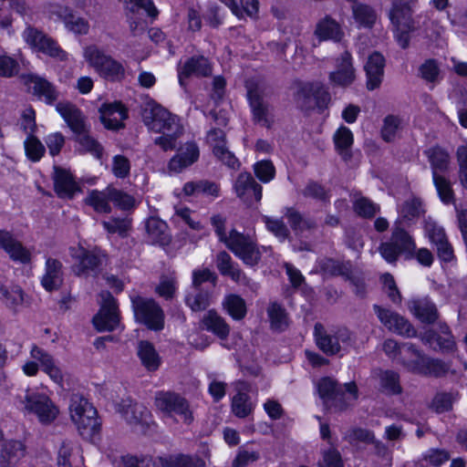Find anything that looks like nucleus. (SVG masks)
Here are the masks:
<instances>
[{
	"instance_id": "obj_64",
	"label": "nucleus",
	"mask_w": 467,
	"mask_h": 467,
	"mask_svg": "<svg viewBox=\"0 0 467 467\" xmlns=\"http://www.w3.org/2000/svg\"><path fill=\"white\" fill-rule=\"evenodd\" d=\"M456 159L459 166V181L462 186L467 190V145H461L457 148Z\"/></svg>"
},
{
	"instance_id": "obj_32",
	"label": "nucleus",
	"mask_w": 467,
	"mask_h": 467,
	"mask_svg": "<svg viewBox=\"0 0 467 467\" xmlns=\"http://www.w3.org/2000/svg\"><path fill=\"white\" fill-rule=\"evenodd\" d=\"M148 241L153 244L167 245L171 242L167 223L159 217L151 216L145 222Z\"/></svg>"
},
{
	"instance_id": "obj_43",
	"label": "nucleus",
	"mask_w": 467,
	"mask_h": 467,
	"mask_svg": "<svg viewBox=\"0 0 467 467\" xmlns=\"http://www.w3.org/2000/svg\"><path fill=\"white\" fill-rule=\"evenodd\" d=\"M334 142L342 159L345 161H349L352 157L349 149L353 144V134L351 130L345 126H341L334 135Z\"/></svg>"
},
{
	"instance_id": "obj_56",
	"label": "nucleus",
	"mask_w": 467,
	"mask_h": 467,
	"mask_svg": "<svg viewBox=\"0 0 467 467\" xmlns=\"http://www.w3.org/2000/svg\"><path fill=\"white\" fill-rule=\"evenodd\" d=\"M302 194L306 198H311L324 203L328 202L330 199L329 192L314 181H310L306 183L302 190Z\"/></svg>"
},
{
	"instance_id": "obj_20",
	"label": "nucleus",
	"mask_w": 467,
	"mask_h": 467,
	"mask_svg": "<svg viewBox=\"0 0 467 467\" xmlns=\"http://www.w3.org/2000/svg\"><path fill=\"white\" fill-rule=\"evenodd\" d=\"M116 410L131 425L148 423L150 418V411L143 404L135 402L130 397L118 402Z\"/></svg>"
},
{
	"instance_id": "obj_36",
	"label": "nucleus",
	"mask_w": 467,
	"mask_h": 467,
	"mask_svg": "<svg viewBox=\"0 0 467 467\" xmlns=\"http://www.w3.org/2000/svg\"><path fill=\"white\" fill-rule=\"evenodd\" d=\"M26 455V446L18 440H8L2 444V467H16Z\"/></svg>"
},
{
	"instance_id": "obj_55",
	"label": "nucleus",
	"mask_w": 467,
	"mask_h": 467,
	"mask_svg": "<svg viewBox=\"0 0 467 467\" xmlns=\"http://www.w3.org/2000/svg\"><path fill=\"white\" fill-rule=\"evenodd\" d=\"M76 140L82 147L83 150L88 151L99 159L102 156V146L92 137L88 134V130L76 133Z\"/></svg>"
},
{
	"instance_id": "obj_12",
	"label": "nucleus",
	"mask_w": 467,
	"mask_h": 467,
	"mask_svg": "<svg viewBox=\"0 0 467 467\" xmlns=\"http://www.w3.org/2000/svg\"><path fill=\"white\" fill-rule=\"evenodd\" d=\"M373 309L380 323L390 332L405 337H415L417 336L415 327L399 313L379 305H374Z\"/></svg>"
},
{
	"instance_id": "obj_17",
	"label": "nucleus",
	"mask_w": 467,
	"mask_h": 467,
	"mask_svg": "<svg viewBox=\"0 0 467 467\" xmlns=\"http://www.w3.org/2000/svg\"><path fill=\"white\" fill-rule=\"evenodd\" d=\"M234 190L238 198L247 205L259 202L262 199V186L254 179L249 172H241L238 174L234 183Z\"/></svg>"
},
{
	"instance_id": "obj_33",
	"label": "nucleus",
	"mask_w": 467,
	"mask_h": 467,
	"mask_svg": "<svg viewBox=\"0 0 467 467\" xmlns=\"http://www.w3.org/2000/svg\"><path fill=\"white\" fill-rule=\"evenodd\" d=\"M128 117L126 109L119 103L105 104L100 109V119L108 130H119Z\"/></svg>"
},
{
	"instance_id": "obj_49",
	"label": "nucleus",
	"mask_w": 467,
	"mask_h": 467,
	"mask_svg": "<svg viewBox=\"0 0 467 467\" xmlns=\"http://www.w3.org/2000/svg\"><path fill=\"white\" fill-rule=\"evenodd\" d=\"M223 306L227 313L235 320H241L246 315V305L240 296L234 294L226 296Z\"/></svg>"
},
{
	"instance_id": "obj_30",
	"label": "nucleus",
	"mask_w": 467,
	"mask_h": 467,
	"mask_svg": "<svg viewBox=\"0 0 467 467\" xmlns=\"http://www.w3.org/2000/svg\"><path fill=\"white\" fill-rule=\"evenodd\" d=\"M2 249L15 262L26 265L31 261L30 252L8 232L2 231Z\"/></svg>"
},
{
	"instance_id": "obj_25",
	"label": "nucleus",
	"mask_w": 467,
	"mask_h": 467,
	"mask_svg": "<svg viewBox=\"0 0 467 467\" xmlns=\"http://www.w3.org/2000/svg\"><path fill=\"white\" fill-rule=\"evenodd\" d=\"M212 67L206 57L203 56H196L189 58L182 67H179V82L184 87V78L191 76L207 77L211 75Z\"/></svg>"
},
{
	"instance_id": "obj_45",
	"label": "nucleus",
	"mask_w": 467,
	"mask_h": 467,
	"mask_svg": "<svg viewBox=\"0 0 467 467\" xmlns=\"http://www.w3.org/2000/svg\"><path fill=\"white\" fill-rule=\"evenodd\" d=\"M85 202L97 213H109L111 212L109 187L103 191H91L87 196Z\"/></svg>"
},
{
	"instance_id": "obj_59",
	"label": "nucleus",
	"mask_w": 467,
	"mask_h": 467,
	"mask_svg": "<svg viewBox=\"0 0 467 467\" xmlns=\"http://www.w3.org/2000/svg\"><path fill=\"white\" fill-rule=\"evenodd\" d=\"M263 221L269 232L275 234L281 242H284L290 236V232L282 219H275L269 216H264Z\"/></svg>"
},
{
	"instance_id": "obj_50",
	"label": "nucleus",
	"mask_w": 467,
	"mask_h": 467,
	"mask_svg": "<svg viewBox=\"0 0 467 467\" xmlns=\"http://www.w3.org/2000/svg\"><path fill=\"white\" fill-rule=\"evenodd\" d=\"M320 271L325 275H340L344 278L349 274L351 265L349 263H342L332 258L321 259L318 263Z\"/></svg>"
},
{
	"instance_id": "obj_48",
	"label": "nucleus",
	"mask_w": 467,
	"mask_h": 467,
	"mask_svg": "<svg viewBox=\"0 0 467 467\" xmlns=\"http://www.w3.org/2000/svg\"><path fill=\"white\" fill-rule=\"evenodd\" d=\"M267 315L273 330L284 331L288 327V317L285 309L277 303L267 307Z\"/></svg>"
},
{
	"instance_id": "obj_14",
	"label": "nucleus",
	"mask_w": 467,
	"mask_h": 467,
	"mask_svg": "<svg viewBox=\"0 0 467 467\" xmlns=\"http://www.w3.org/2000/svg\"><path fill=\"white\" fill-rule=\"evenodd\" d=\"M126 5L127 18L132 36L144 33L146 21L140 16V10H144L150 16H156L158 11L151 0H123Z\"/></svg>"
},
{
	"instance_id": "obj_35",
	"label": "nucleus",
	"mask_w": 467,
	"mask_h": 467,
	"mask_svg": "<svg viewBox=\"0 0 467 467\" xmlns=\"http://www.w3.org/2000/svg\"><path fill=\"white\" fill-rule=\"evenodd\" d=\"M424 154L430 162L432 177L441 176V173L448 171L451 156L445 149L436 145L426 150Z\"/></svg>"
},
{
	"instance_id": "obj_11",
	"label": "nucleus",
	"mask_w": 467,
	"mask_h": 467,
	"mask_svg": "<svg viewBox=\"0 0 467 467\" xmlns=\"http://www.w3.org/2000/svg\"><path fill=\"white\" fill-rule=\"evenodd\" d=\"M99 297L100 309L93 317V324L99 331H112L119 324L117 301L109 291H102Z\"/></svg>"
},
{
	"instance_id": "obj_53",
	"label": "nucleus",
	"mask_w": 467,
	"mask_h": 467,
	"mask_svg": "<svg viewBox=\"0 0 467 467\" xmlns=\"http://www.w3.org/2000/svg\"><path fill=\"white\" fill-rule=\"evenodd\" d=\"M2 296V300L6 307L14 312L18 311L19 307L25 303L24 291L18 285H13L6 288Z\"/></svg>"
},
{
	"instance_id": "obj_23",
	"label": "nucleus",
	"mask_w": 467,
	"mask_h": 467,
	"mask_svg": "<svg viewBox=\"0 0 467 467\" xmlns=\"http://www.w3.org/2000/svg\"><path fill=\"white\" fill-rule=\"evenodd\" d=\"M408 307L416 318L425 324H433L440 316L436 305L429 297L411 299Z\"/></svg>"
},
{
	"instance_id": "obj_9",
	"label": "nucleus",
	"mask_w": 467,
	"mask_h": 467,
	"mask_svg": "<svg viewBox=\"0 0 467 467\" xmlns=\"http://www.w3.org/2000/svg\"><path fill=\"white\" fill-rule=\"evenodd\" d=\"M294 98L298 108L308 110L315 106L321 107L327 104L330 95L319 82H298Z\"/></svg>"
},
{
	"instance_id": "obj_57",
	"label": "nucleus",
	"mask_w": 467,
	"mask_h": 467,
	"mask_svg": "<svg viewBox=\"0 0 467 467\" xmlns=\"http://www.w3.org/2000/svg\"><path fill=\"white\" fill-rule=\"evenodd\" d=\"M374 439V432L363 428H352L345 435V440L351 445H357L359 442L371 444Z\"/></svg>"
},
{
	"instance_id": "obj_28",
	"label": "nucleus",
	"mask_w": 467,
	"mask_h": 467,
	"mask_svg": "<svg viewBox=\"0 0 467 467\" xmlns=\"http://www.w3.org/2000/svg\"><path fill=\"white\" fill-rule=\"evenodd\" d=\"M200 152L196 143L191 141L182 146L179 152L173 156L169 162V169L175 172H181L183 169L191 166L199 158Z\"/></svg>"
},
{
	"instance_id": "obj_29",
	"label": "nucleus",
	"mask_w": 467,
	"mask_h": 467,
	"mask_svg": "<svg viewBox=\"0 0 467 467\" xmlns=\"http://www.w3.org/2000/svg\"><path fill=\"white\" fill-rule=\"evenodd\" d=\"M56 109L75 134L86 130L85 118L74 104L67 101L58 102Z\"/></svg>"
},
{
	"instance_id": "obj_42",
	"label": "nucleus",
	"mask_w": 467,
	"mask_h": 467,
	"mask_svg": "<svg viewBox=\"0 0 467 467\" xmlns=\"http://www.w3.org/2000/svg\"><path fill=\"white\" fill-rule=\"evenodd\" d=\"M389 19L396 28H413L411 11L406 3H394L389 11Z\"/></svg>"
},
{
	"instance_id": "obj_51",
	"label": "nucleus",
	"mask_w": 467,
	"mask_h": 467,
	"mask_svg": "<svg viewBox=\"0 0 467 467\" xmlns=\"http://www.w3.org/2000/svg\"><path fill=\"white\" fill-rule=\"evenodd\" d=\"M399 213L401 220L413 221L424 213L421 200L416 197L406 200L400 205Z\"/></svg>"
},
{
	"instance_id": "obj_31",
	"label": "nucleus",
	"mask_w": 467,
	"mask_h": 467,
	"mask_svg": "<svg viewBox=\"0 0 467 467\" xmlns=\"http://www.w3.org/2000/svg\"><path fill=\"white\" fill-rule=\"evenodd\" d=\"M62 263L55 258L48 257L46 260L45 274L41 279V285L48 291L57 290L63 283Z\"/></svg>"
},
{
	"instance_id": "obj_13",
	"label": "nucleus",
	"mask_w": 467,
	"mask_h": 467,
	"mask_svg": "<svg viewBox=\"0 0 467 467\" xmlns=\"http://www.w3.org/2000/svg\"><path fill=\"white\" fill-rule=\"evenodd\" d=\"M23 402L25 403V409L36 414L43 424L51 423L59 413L57 407L45 394L27 393Z\"/></svg>"
},
{
	"instance_id": "obj_63",
	"label": "nucleus",
	"mask_w": 467,
	"mask_h": 467,
	"mask_svg": "<svg viewBox=\"0 0 467 467\" xmlns=\"http://www.w3.org/2000/svg\"><path fill=\"white\" fill-rule=\"evenodd\" d=\"M354 211L361 217L371 218L379 211V207L365 197L358 198L353 204Z\"/></svg>"
},
{
	"instance_id": "obj_54",
	"label": "nucleus",
	"mask_w": 467,
	"mask_h": 467,
	"mask_svg": "<svg viewBox=\"0 0 467 467\" xmlns=\"http://www.w3.org/2000/svg\"><path fill=\"white\" fill-rule=\"evenodd\" d=\"M380 387L389 394H400L402 390L400 384V376L392 370L380 371L379 375Z\"/></svg>"
},
{
	"instance_id": "obj_19",
	"label": "nucleus",
	"mask_w": 467,
	"mask_h": 467,
	"mask_svg": "<svg viewBox=\"0 0 467 467\" xmlns=\"http://www.w3.org/2000/svg\"><path fill=\"white\" fill-rule=\"evenodd\" d=\"M335 65L336 70L329 74L330 82L340 87L351 85L356 78L351 54L348 51H344L336 59Z\"/></svg>"
},
{
	"instance_id": "obj_61",
	"label": "nucleus",
	"mask_w": 467,
	"mask_h": 467,
	"mask_svg": "<svg viewBox=\"0 0 467 467\" xmlns=\"http://www.w3.org/2000/svg\"><path fill=\"white\" fill-rule=\"evenodd\" d=\"M432 180L441 200L446 204L452 202L454 193L450 181L442 175L432 177Z\"/></svg>"
},
{
	"instance_id": "obj_46",
	"label": "nucleus",
	"mask_w": 467,
	"mask_h": 467,
	"mask_svg": "<svg viewBox=\"0 0 467 467\" xmlns=\"http://www.w3.org/2000/svg\"><path fill=\"white\" fill-rule=\"evenodd\" d=\"M285 216L295 232H303L316 227V223L312 219L305 217L294 207H286L285 209Z\"/></svg>"
},
{
	"instance_id": "obj_39",
	"label": "nucleus",
	"mask_w": 467,
	"mask_h": 467,
	"mask_svg": "<svg viewBox=\"0 0 467 467\" xmlns=\"http://www.w3.org/2000/svg\"><path fill=\"white\" fill-rule=\"evenodd\" d=\"M161 467H203L204 462L198 456L183 453L169 454L157 458Z\"/></svg>"
},
{
	"instance_id": "obj_26",
	"label": "nucleus",
	"mask_w": 467,
	"mask_h": 467,
	"mask_svg": "<svg viewBox=\"0 0 467 467\" xmlns=\"http://www.w3.org/2000/svg\"><path fill=\"white\" fill-rule=\"evenodd\" d=\"M358 398V389L355 382H348L343 385L339 390V395L328 400L326 406L327 410L335 412H340L353 406Z\"/></svg>"
},
{
	"instance_id": "obj_52",
	"label": "nucleus",
	"mask_w": 467,
	"mask_h": 467,
	"mask_svg": "<svg viewBox=\"0 0 467 467\" xmlns=\"http://www.w3.org/2000/svg\"><path fill=\"white\" fill-rule=\"evenodd\" d=\"M342 387L337 380L328 377L323 378L318 381L317 390L325 407L328 404V400L336 397V395H339V390Z\"/></svg>"
},
{
	"instance_id": "obj_58",
	"label": "nucleus",
	"mask_w": 467,
	"mask_h": 467,
	"mask_svg": "<svg viewBox=\"0 0 467 467\" xmlns=\"http://www.w3.org/2000/svg\"><path fill=\"white\" fill-rule=\"evenodd\" d=\"M24 145L26 154L30 161H38L44 156L45 146L35 135L27 136Z\"/></svg>"
},
{
	"instance_id": "obj_21",
	"label": "nucleus",
	"mask_w": 467,
	"mask_h": 467,
	"mask_svg": "<svg viewBox=\"0 0 467 467\" xmlns=\"http://www.w3.org/2000/svg\"><path fill=\"white\" fill-rule=\"evenodd\" d=\"M214 262L216 268L223 276H227L237 284H247V276L226 251H220L215 255Z\"/></svg>"
},
{
	"instance_id": "obj_10",
	"label": "nucleus",
	"mask_w": 467,
	"mask_h": 467,
	"mask_svg": "<svg viewBox=\"0 0 467 467\" xmlns=\"http://www.w3.org/2000/svg\"><path fill=\"white\" fill-rule=\"evenodd\" d=\"M154 404L163 413L168 415L174 413L180 416L186 424H191L193 420L192 411L188 400L176 392H156Z\"/></svg>"
},
{
	"instance_id": "obj_15",
	"label": "nucleus",
	"mask_w": 467,
	"mask_h": 467,
	"mask_svg": "<svg viewBox=\"0 0 467 467\" xmlns=\"http://www.w3.org/2000/svg\"><path fill=\"white\" fill-rule=\"evenodd\" d=\"M50 18L62 21L66 28L76 35H87L88 33V22L74 14L73 10L66 5H53L48 10Z\"/></svg>"
},
{
	"instance_id": "obj_47",
	"label": "nucleus",
	"mask_w": 467,
	"mask_h": 467,
	"mask_svg": "<svg viewBox=\"0 0 467 467\" xmlns=\"http://www.w3.org/2000/svg\"><path fill=\"white\" fill-rule=\"evenodd\" d=\"M352 12L355 21L362 27L371 28L377 20L375 10L364 4H355L352 5Z\"/></svg>"
},
{
	"instance_id": "obj_44",
	"label": "nucleus",
	"mask_w": 467,
	"mask_h": 467,
	"mask_svg": "<svg viewBox=\"0 0 467 467\" xmlns=\"http://www.w3.org/2000/svg\"><path fill=\"white\" fill-rule=\"evenodd\" d=\"M459 400L457 390L437 392L431 403V408L437 413L451 411L455 401Z\"/></svg>"
},
{
	"instance_id": "obj_60",
	"label": "nucleus",
	"mask_w": 467,
	"mask_h": 467,
	"mask_svg": "<svg viewBox=\"0 0 467 467\" xmlns=\"http://www.w3.org/2000/svg\"><path fill=\"white\" fill-rule=\"evenodd\" d=\"M110 202L121 210L132 209L135 205L134 198L113 187H109Z\"/></svg>"
},
{
	"instance_id": "obj_7",
	"label": "nucleus",
	"mask_w": 467,
	"mask_h": 467,
	"mask_svg": "<svg viewBox=\"0 0 467 467\" xmlns=\"http://www.w3.org/2000/svg\"><path fill=\"white\" fill-rule=\"evenodd\" d=\"M71 255L75 260L72 271L79 277L97 276L106 261L105 253L98 247L86 249L80 246L73 249Z\"/></svg>"
},
{
	"instance_id": "obj_6",
	"label": "nucleus",
	"mask_w": 467,
	"mask_h": 467,
	"mask_svg": "<svg viewBox=\"0 0 467 467\" xmlns=\"http://www.w3.org/2000/svg\"><path fill=\"white\" fill-rule=\"evenodd\" d=\"M130 301L137 323L154 331L163 329L165 315L161 306L153 298L133 295L130 296Z\"/></svg>"
},
{
	"instance_id": "obj_37",
	"label": "nucleus",
	"mask_w": 467,
	"mask_h": 467,
	"mask_svg": "<svg viewBox=\"0 0 467 467\" xmlns=\"http://www.w3.org/2000/svg\"><path fill=\"white\" fill-rule=\"evenodd\" d=\"M202 328L212 332L220 339H226L230 334V326L214 310L208 311L201 320Z\"/></svg>"
},
{
	"instance_id": "obj_2",
	"label": "nucleus",
	"mask_w": 467,
	"mask_h": 467,
	"mask_svg": "<svg viewBox=\"0 0 467 467\" xmlns=\"http://www.w3.org/2000/svg\"><path fill=\"white\" fill-rule=\"evenodd\" d=\"M314 337L317 348L327 356L337 355L356 344V337L348 328L340 327L327 331L321 323L315 324Z\"/></svg>"
},
{
	"instance_id": "obj_3",
	"label": "nucleus",
	"mask_w": 467,
	"mask_h": 467,
	"mask_svg": "<svg viewBox=\"0 0 467 467\" xmlns=\"http://www.w3.org/2000/svg\"><path fill=\"white\" fill-rule=\"evenodd\" d=\"M69 411L70 418L82 437L91 438L99 432V423L97 418V410L83 395L79 393L71 395Z\"/></svg>"
},
{
	"instance_id": "obj_62",
	"label": "nucleus",
	"mask_w": 467,
	"mask_h": 467,
	"mask_svg": "<svg viewBox=\"0 0 467 467\" xmlns=\"http://www.w3.org/2000/svg\"><path fill=\"white\" fill-rule=\"evenodd\" d=\"M400 124L401 120L398 116L388 115L385 117L381 128L382 139L387 142L393 140Z\"/></svg>"
},
{
	"instance_id": "obj_8",
	"label": "nucleus",
	"mask_w": 467,
	"mask_h": 467,
	"mask_svg": "<svg viewBox=\"0 0 467 467\" xmlns=\"http://www.w3.org/2000/svg\"><path fill=\"white\" fill-rule=\"evenodd\" d=\"M226 247L246 265L254 266L261 260L262 252L256 241L235 229L231 230V238Z\"/></svg>"
},
{
	"instance_id": "obj_22",
	"label": "nucleus",
	"mask_w": 467,
	"mask_h": 467,
	"mask_svg": "<svg viewBox=\"0 0 467 467\" xmlns=\"http://www.w3.org/2000/svg\"><path fill=\"white\" fill-rule=\"evenodd\" d=\"M402 354L403 356L399 358V363L407 370L419 375L425 372L428 356L416 348L412 343L403 344Z\"/></svg>"
},
{
	"instance_id": "obj_24",
	"label": "nucleus",
	"mask_w": 467,
	"mask_h": 467,
	"mask_svg": "<svg viewBox=\"0 0 467 467\" xmlns=\"http://www.w3.org/2000/svg\"><path fill=\"white\" fill-rule=\"evenodd\" d=\"M385 58L379 52H373L368 58L364 67L367 76V88L374 90L379 88L384 76Z\"/></svg>"
},
{
	"instance_id": "obj_38",
	"label": "nucleus",
	"mask_w": 467,
	"mask_h": 467,
	"mask_svg": "<svg viewBox=\"0 0 467 467\" xmlns=\"http://www.w3.org/2000/svg\"><path fill=\"white\" fill-rule=\"evenodd\" d=\"M137 355L142 366L148 371H156L161 366V359L152 343L140 340L137 346Z\"/></svg>"
},
{
	"instance_id": "obj_18",
	"label": "nucleus",
	"mask_w": 467,
	"mask_h": 467,
	"mask_svg": "<svg viewBox=\"0 0 467 467\" xmlns=\"http://www.w3.org/2000/svg\"><path fill=\"white\" fill-rule=\"evenodd\" d=\"M247 97L254 121L263 127L270 129L274 123L273 108L264 99L258 88H249Z\"/></svg>"
},
{
	"instance_id": "obj_4",
	"label": "nucleus",
	"mask_w": 467,
	"mask_h": 467,
	"mask_svg": "<svg viewBox=\"0 0 467 467\" xmlns=\"http://www.w3.org/2000/svg\"><path fill=\"white\" fill-rule=\"evenodd\" d=\"M83 56L88 65L104 78L115 82L125 78L126 71L122 63L106 54L96 45L86 47Z\"/></svg>"
},
{
	"instance_id": "obj_5",
	"label": "nucleus",
	"mask_w": 467,
	"mask_h": 467,
	"mask_svg": "<svg viewBox=\"0 0 467 467\" xmlns=\"http://www.w3.org/2000/svg\"><path fill=\"white\" fill-rule=\"evenodd\" d=\"M400 224V221L395 223L389 240L379 247L381 256L389 264L395 263L401 254L406 258L413 257L416 249L413 238Z\"/></svg>"
},
{
	"instance_id": "obj_41",
	"label": "nucleus",
	"mask_w": 467,
	"mask_h": 467,
	"mask_svg": "<svg viewBox=\"0 0 467 467\" xmlns=\"http://www.w3.org/2000/svg\"><path fill=\"white\" fill-rule=\"evenodd\" d=\"M185 304L194 312L203 311L211 304V294L204 288L190 287L185 296Z\"/></svg>"
},
{
	"instance_id": "obj_34",
	"label": "nucleus",
	"mask_w": 467,
	"mask_h": 467,
	"mask_svg": "<svg viewBox=\"0 0 467 467\" xmlns=\"http://www.w3.org/2000/svg\"><path fill=\"white\" fill-rule=\"evenodd\" d=\"M54 185L57 194L61 198L71 199L79 191L72 174L59 167H55Z\"/></svg>"
},
{
	"instance_id": "obj_1",
	"label": "nucleus",
	"mask_w": 467,
	"mask_h": 467,
	"mask_svg": "<svg viewBox=\"0 0 467 467\" xmlns=\"http://www.w3.org/2000/svg\"><path fill=\"white\" fill-rule=\"evenodd\" d=\"M141 115L143 123L150 130L161 133L154 143L164 151L174 150L177 140L183 133L180 119L154 101L144 105Z\"/></svg>"
},
{
	"instance_id": "obj_16",
	"label": "nucleus",
	"mask_w": 467,
	"mask_h": 467,
	"mask_svg": "<svg viewBox=\"0 0 467 467\" xmlns=\"http://www.w3.org/2000/svg\"><path fill=\"white\" fill-rule=\"evenodd\" d=\"M27 89L38 99L44 100L47 104H54L59 97V91L56 86L47 79L35 74H28L22 77Z\"/></svg>"
},
{
	"instance_id": "obj_40",
	"label": "nucleus",
	"mask_w": 467,
	"mask_h": 467,
	"mask_svg": "<svg viewBox=\"0 0 467 467\" xmlns=\"http://www.w3.org/2000/svg\"><path fill=\"white\" fill-rule=\"evenodd\" d=\"M315 36L319 41L333 40L338 42L343 36V32L336 20L326 16L317 24Z\"/></svg>"
},
{
	"instance_id": "obj_27",
	"label": "nucleus",
	"mask_w": 467,
	"mask_h": 467,
	"mask_svg": "<svg viewBox=\"0 0 467 467\" xmlns=\"http://www.w3.org/2000/svg\"><path fill=\"white\" fill-rule=\"evenodd\" d=\"M236 389L237 393L232 399L231 409L234 416L243 419L249 416L254 410V405L248 395L250 385L245 381H238Z\"/></svg>"
}]
</instances>
